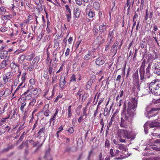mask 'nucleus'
I'll list each match as a JSON object with an SVG mask.
<instances>
[{
  "label": "nucleus",
  "mask_w": 160,
  "mask_h": 160,
  "mask_svg": "<svg viewBox=\"0 0 160 160\" xmlns=\"http://www.w3.org/2000/svg\"><path fill=\"white\" fill-rule=\"evenodd\" d=\"M137 101L135 99L128 103L124 102L122 110L121 113L120 126L122 128H127L132 121V118L136 115V109L137 107Z\"/></svg>",
  "instance_id": "f257e3e1"
},
{
  "label": "nucleus",
  "mask_w": 160,
  "mask_h": 160,
  "mask_svg": "<svg viewBox=\"0 0 160 160\" xmlns=\"http://www.w3.org/2000/svg\"><path fill=\"white\" fill-rule=\"evenodd\" d=\"M149 89L152 93L156 96L160 95V80L158 79L154 80L149 85Z\"/></svg>",
  "instance_id": "f03ea898"
},
{
  "label": "nucleus",
  "mask_w": 160,
  "mask_h": 160,
  "mask_svg": "<svg viewBox=\"0 0 160 160\" xmlns=\"http://www.w3.org/2000/svg\"><path fill=\"white\" fill-rule=\"evenodd\" d=\"M39 60V58L36 57L33 60L30 66L28 68V70L29 71H32L33 70L36 69L38 68L37 64Z\"/></svg>",
  "instance_id": "7ed1b4c3"
},
{
  "label": "nucleus",
  "mask_w": 160,
  "mask_h": 160,
  "mask_svg": "<svg viewBox=\"0 0 160 160\" xmlns=\"http://www.w3.org/2000/svg\"><path fill=\"white\" fill-rule=\"evenodd\" d=\"M158 113V109L155 108H152L148 113L146 112L145 115L148 118H151L155 116Z\"/></svg>",
  "instance_id": "20e7f679"
},
{
  "label": "nucleus",
  "mask_w": 160,
  "mask_h": 160,
  "mask_svg": "<svg viewBox=\"0 0 160 160\" xmlns=\"http://www.w3.org/2000/svg\"><path fill=\"white\" fill-rule=\"evenodd\" d=\"M118 134L119 137L123 138L125 139L128 138L129 134L128 132L126 130L121 129L118 131Z\"/></svg>",
  "instance_id": "39448f33"
},
{
  "label": "nucleus",
  "mask_w": 160,
  "mask_h": 160,
  "mask_svg": "<svg viewBox=\"0 0 160 160\" xmlns=\"http://www.w3.org/2000/svg\"><path fill=\"white\" fill-rule=\"evenodd\" d=\"M145 60L143 61L142 62L141 67L139 70L140 80L143 81H144L145 79V78L144 77V67L145 66Z\"/></svg>",
  "instance_id": "423d86ee"
},
{
  "label": "nucleus",
  "mask_w": 160,
  "mask_h": 160,
  "mask_svg": "<svg viewBox=\"0 0 160 160\" xmlns=\"http://www.w3.org/2000/svg\"><path fill=\"white\" fill-rule=\"evenodd\" d=\"M154 68L153 69V72L158 75H160V62H157L154 63Z\"/></svg>",
  "instance_id": "0eeeda50"
},
{
  "label": "nucleus",
  "mask_w": 160,
  "mask_h": 160,
  "mask_svg": "<svg viewBox=\"0 0 160 160\" xmlns=\"http://www.w3.org/2000/svg\"><path fill=\"white\" fill-rule=\"evenodd\" d=\"M105 62V58L103 57H100L96 60L95 63L97 65H103Z\"/></svg>",
  "instance_id": "6e6552de"
},
{
  "label": "nucleus",
  "mask_w": 160,
  "mask_h": 160,
  "mask_svg": "<svg viewBox=\"0 0 160 160\" xmlns=\"http://www.w3.org/2000/svg\"><path fill=\"white\" fill-rule=\"evenodd\" d=\"M139 82V81L133 82L134 85L132 88L133 91L138 92L140 91V85Z\"/></svg>",
  "instance_id": "1a4fd4ad"
},
{
  "label": "nucleus",
  "mask_w": 160,
  "mask_h": 160,
  "mask_svg": "<svg viewBox=\"0 0 160 160\" xmlns=\"http://www.w3.org/2000/svg\"><path fill=\"white\" fill-rule=\"evenodd\" d=\"M149 126L150 128H159L160 127V123L154 120L149 124Z\"/></svg>",
  "instance_id": "9d476101"
},
{
  "label": "nucleus",
  "mask_w": 160,
  "mask_h": 160,
  "mask_svg": "<svg viewBox=\"0 0 160 160\" xmlns=\"http://www.w3.org/2000/svg\"><path fill=\"white\" fill-rule=\"evenodd\" d=\"M118 45V41H116L112 46L111 49V52L112 53H114V55L117 53V47Z\"/></svg>",
  "instance_id": "9b49d317"
},
{
  "label": "nucleus",
  "mask_w": 160,
  "mask_h": 160,
  "mask_svg": "<svg viewBox=\"0 0 160 160\" xmlns=\"http://www.w3.org/2000/svg\"><path fill=\"white\" fill-rule=\"evenodd\" d=\"M9 57L8 56H6L5 58V59L3 60L0 64V70L2 68H5L8 64L7 62L8 60Z\"/></svg>",
  "instance_id": "f8f14e48"
},
{
  "label": "nucleus",
  "mask_w": 160,
  "mask_h": 160,
  "mask_svg": "<svg viewBox=\"0 0 160 160\" xmlns=\"http://www.w3.org/2000/svg\"><path fill=\"white\" fill-rule=\"evenodd\" d=\"M11 78V74L10 72H8L4 75L3 77V80L4 83L6 84L8 81V79Z\"/></svg>",
  "instance_id": "ddd939ff"
},
{
  "label": "nucleus",
  "mask_w": 160,
  "mask_h": 160,
  "mask_svg": "<svg viewBox=\"0 0 160 160\" xmlns=\"http://www.w3.org/2000/svg\"><path fill=\"white\" fill-rule=\"evenodd\" d=\"M108 27L106 25L103 24L99 27V31L101 33L104 32L106 31V29Z\"/></svg>",
  "instance_id": "4468645a"
},
{
  "label": "nucleus",
  "mask_w": 160,
  "mask_h": 160,
  "mask_svg": "<svg viewBox=\"0 0 160 160\" xmlns=\"http://www.w3.org/2000/svg\"><path fill=\"white\" fill-rule=\"evenodd\" d=\"M9 90L8 88L6 89L5 91H2L0 92V96L2 97L4 96V97H7L9 95Z\"/></svg>",
  "instance_id": "2eb2a0df"
},
{
  "label": "nucleus",
  "mask_w": 160,
  "mask_h": 160,
  "mask_svg": "<svg viewBox=\"0 0 160 160\" xmlns=\"http://www.w3.org/2000/svg\"><path fill=\"white\" fill-rule=\"evenodd\" d=\"M73 14L75 18H76L79 17L80 12L79 8H77L76 9H74Z\"/></svg>",
  "instance_id": "dca6fc26"
},
{
  "label": "nucleus",
  "mask_w": 160,
  "mask_h": 160,
  "mask_svg": "<svg viewBox=\"0 0 160 160\" xmlns=\"http://www.w3.org/2000/svg\"><path fill=\"white\" fill-rule=\"evenodd\" d=\"M45 128L43 127L40 129L38 133V137L40 138L42 137L44 135V131L45 130Z\"/></svg>",
  "instance_id": "f3484780"
},
{
  "label": "nucleus",
  "mask_w": 160,
  "mask_h": 160,
  "mask_svg": "<svg viewBox=\"0 0 160 160\" xmlns=\"http://www.w3.org/2000/svg\"><path fill=\"white\" fill-rule=\"evenodd\" d=\"M27 142L30 144L32 146V147H36L39 143L38 141H36L35 142L34 141L32 140H27Z\"/></svg>",
  "instance_id": "a211bd4d"
},
{
  "label": "nucleus",
  "mask_w": 160,
  "mask_h": 160,
  "mask_svg": "<svg viewBox=\"0 0 160 160\" xmlns=\"http://www.w3.org/2000/svg\"><path fill=\"white\" fill-rule=\"evenodd\" d=\"M38 32H40V33L38 35L37 40L39 41L43 37L44 34L42 33V31L41 30H38ZM37 34H38V32H37Z\"/></svg>",
  "instance_id": "6ab92c4d"
},
{
  "label": "nucleus",
  "mask_w": 160,
  "mask_h": 160,
  "mask_svg": "<svg viewBox=\"0 0 160 160\" xmlns=\"http://www.w3.org/2000/svg\"><path fill=\"white\" fill-rule=\"evenodd\" d=\"M93 53V52H89L84 57V59L86 60H88L92 56V55Z\"/></svg>",
  "instance_id": "aec40b11"
},
{
  "label": "nucleus",
  "mask_w": 160,
  "mask_h": 160,
  "mask_svg": "<svg viewBox=\"0 0 160 160\" xmlns=\"http://www.w3.org/2000/svg\"><path fill=\"white\" fill-rule=\"evenodd\" d=\"M133 82H138V72H136L133 74Z\"/></svg>",
  "instance_id": "412c9836"
},
{
  "label": "nucleus",
  "mask_w": 160,
  "mask_h": 160,
  "mask_svg": "<svg viewBox=\"0 0 160 160\" xmlns=\"http://www.w3.org/2000/svg\"><path fill=\"white\" fill-rule=\"evenodd\" d=\"M113 30L112 31H110L108 35V38L110 39V43H111L113 41L112 39L113 36Z\"/></svg>",
  "instance_id": "4be33fe9"
},
{
  "label": "nucleus",
  "mask_w": 160,
  "mask_h": 160,
  "mask_svg": "<svg viewBox=\"0 0 160 160\" xmlns=\"http://www.w3.org/2000/svg\"><path fill=\"white\" fill-rule=\"evenodd\" d=\"M142 160H160V157H151L150 158H143Z\"/></svg>",
  "instance_id": "5701e85b"
},
{
  "label": "nucleus",
  "mask_w": 160,
  "mask_h": 160,
  "mask_svg": "<svg viewBox=\"0 0 160 160\" xmlns=\"http://www.w3.org/2000/svg\"><path fill=\"white\" fill-rule=\"evenodd\" d=\"M65 78L64 77H63L62 78H61L60 82L59 84L60 86L63 87L65 84L66 82H65Z\"/></svg>",
  "instance_id": "b1692460"
},
{
  "label": "nucleus",
  "mask_w": 160,
  "mask_h": 160,
  "mask_svg": "<svg viewBox=\"0 0 160 160\" xmlns=\"http://www.w3.org/2000/svg\"><path fill=\"white\" fill-rule=\"evenodd\" d=\"M88 15L90 18H92L94 16L95 14L94 12L92 11V10L90 9L89 10Z\"/></svg>",
  "instance_id": "393cba45"
},
{
  "label": "nucleus",
  "mask_w": 160,
  "mask_h": 160,
  "mask_svg": "<svg viewBox=\"0 0 160 160\" xmlns=\"http://www.w3.org/2000/svg\"><path fill=\"white\" fill-rule=\"evenodd\" d=\"M3 51L4 52H3L2 53H0V54H1L0 58L1 59H4L5 57H6V56H6L5 55H7L8 54V51Z\"/></svg>",
  "instance_id": "a878e982"
},
{
  "label": "nucleus",
  "mask_w": 160,
  "mask_h": 160,
  "mask_svg": "<svg viewBox=\"0 0 160 160\" xmlns=\"http://www.w3.org/2000/svg\"><path fill=\"white\" fill-rule=\"evenodd\" d=\"M65 7L67 10V13L66 14V15H71V12L70 9V8L69 6L68 5H65Z\"/></svg>",
  "instance_id": "bb28decb"
},
{
  "label": "nucleus",
  "mask_w": 160,
  "mask_h": 160,
  "mask_svg": "<svg viewBox=\"0 0 160 160\" xmlns=\"http://www.w3.org/2000/svg\"><path fill=\"white\" fill-rule=\"evenodd\" d=\"M52 60H51L50 62V64L48 65L49 67V70H48V73L49 74H51L53 72V68L51 66V62Z\"/></svg>",
  "instance_id": "cd10ccee"
},
{
  "label": "nucleus",
  "mask_w": 160,
  "mask_h": 160,
  "mask_svg": "<svg viewBox=\"0 0 160 160\" xmlns=\"http://www.w3.org/2000/svg\"><path fill=\"white\" fill-rule=\"evenodd\" d=\"M9 116L5 118H2V119H0V125L1 126L3 124L4 122L6 121V120L9 118Z\"/></svg>",
  "instance_id": "c85d7f7f"
},
{
  "label": "nucleus",
  "mask_w": 160,
  "mask_h": 160,
  "mask_svg": "<svg viewBox=\"0 0 160 160\" xmlns=\"http://www.w3.org/2000/svg\"><path fill=\"white\" fill-rule=\"evenodd\" d=\"M50 152V149L49 148H48L46 151L45 154L44 156V158L45 159L49 155Z\"/></svg>",
  "instance_id": "c756f323"
},
{
  "label": "nucleus",
  "mask_w": 160,
  "mask_h": 160,
  "mask_svg": "<svg viewBox=\"0 0 160 160\" xmlns=\"http://www.w3.org/2000/svg\"><path fill=\"white\" fill-rule=\"evenodd\" d=\"M10 66L13 69H15L18 66L15 63V62L14 61L10 64Z\"/></svg>",
  "instance_id": "7c9ffc66"
},
{
  "label": "nucleus",
  "mask_w": 160,
  "mask_h": 160,
  "mask_svg": "<svg viewBox=\"0 0 160 160\" xmlns=\"http://www.w3.org/2000/svg\"><path fill=\"white\" fill-rule=\"evenodd\" d=\"M3 18L5 20H9L12 18V16L10 14L8 15H6L3 16Z\"/></svg>",
  "instance_id": "2f4dec72"
},
{
  "label": "nucleus",
  "mask_w": 160,
  "mask_h": 160,
  "mask_svg": "<svg viewBox=\"0 0 160 160\" xmlns=\"http://www.w3.org/2000/svg\"><path fill=\"white\" fill-rule=\"evenodd\" d=\"M97 39L98 40H101L102 39V42H100V44H101L102 43H103L104 42L105 39H102V35L100 34L97 38Z\"/></svg>",
  "instance_id": "473e14b6"
},
{
  "label": "nucleus",
  "mask_w": 160,
  "mask_h": 160,
  "mask_svg": "<svg viewBox=\"0 0 160 160\" xmlns=\"http://www.w3.org/2000/svg\"><path fill=\"white\" fill-rule=\"evenodd\" d=\"M71 106L70 105L68 107V118H70L71 116Z\"/></svg>",
  "instance_id": "72a5a7b5"
},
{
  "label": "nucleus",
  "mask_w": 160,
  "mask_h": 160,
  "mask_svg": "<svg viewBox=\"0 0 160 160\" xmlns=\"http://www.w3.org/2000/svg\"><path fill=\"white\" fill-rule=\"evenodd\" d=\"M56 111L55 112V113H54L53 117L51 118V120H52V121H53L55 120V117L56 116V115H57L58 112V108L56 109Z\"/></svg>",
  "instance_id": "f704fd0d"
},
{
  "label": "nucleus",
  "mask_w": 160,
  "mask_h": 160,
  "mask_svg": "<svg viewBox=\"0 0 160 160\" xmlns=\"http://www.w3.org/2000/svg\"><path fill=\"white\" fill-rule=\"evenodd\" d=\"M94 7L96 9H98L99 7V4L98 2H95L93 3Z\"/></svg>",
  "instance_id": "c9c22d12"
},
{
  "label": "nucleus",
  "mask_w": 160,
  "mask_h": 160,
  "mask_svg": "<svg viewBox=\"0 0 160 160\" xmlns=\"http://www.w3.org/2000/svg\"><path fill=\"white\" fill-rule=\"evenodd\" d=\"M144 131L146 134H147L148 132V124L147 123H145L144 125Z\"/></svg>",
  "instance_id": "e433bc0d"
},
{
  "label": "nucleus",
  "mask_w": 160,
  "mask_h": 160,
  "mask_svg": "<svg viewBox=\"0 0 160 160\" xmlns=\"http://www.w3.org/2000/svg\"><path fill=\"white\" fill-rule=\"evenodd\" d=\"M8 30V28L5 27H2L0 28V31L2 32H4Z\"/></svg>",
  "instance_id": "4c0bfd02"
},
{
  "label": "nucleus",
  "mask_w": 160,
  "mask_h": 160,
  "mask_svg": "<svg viewBox=\"0 0 160 160\" xmlns=\"http://www.w3.org/2000/svg\"><path fill=\"white\" fill-rule=\"evenodd\" d=\"M110 153L112 157H113L116 156L115 152H114L113 150L112 149H110Z\"/></svg>",
  "instance_id": "58836bf2"
},
{
  "label": "nucleus",
  "mask_w": 160,
  "mask_h": 160,
  "mask_svg": "<svg viewBox=\"0 0 160 160\" xmlns=\"http://www.w3.org/2000/svg\"><path fill=\"white\" fill-rule=\"evenodd\" d=\"M108 108H105L104 111L103 115L105 116H107L108 115Z\"/></svg>",
  "instance_id": "ea45409f"
},
{
  "label": "nucleus",
  "mask_w": 160,
  "mask_h": 160,
  "mask_svg": "<svg viewBox=\"0 0 160 160\" xmlns=\"http://www.w3.org/2000/svg\"><path fill=\"white\" fill-rule=\"evenodd\" d=\"M151 65L150 63H149L148 67H147L146 70V73H149L150 72V70L151 68Z\"/></svg>",
  "instance_id": "a19ab883"
},
{
  "label": "nucleus",
  "mask_w": 160,
  "mask_h": 160,
  "mask_svg": "<svg viewBox=\"0 0 160 160\" xmlns=\"http://www.w3.org/2000/svg\"><path fill=\"white\" fill-rule=\"evenodd\" d=\"M28 65H29V63H28V62L24 63L23 64V65H22L23 68V69H28Z\"/></svg>",
  "instance_id": "79ce46f5"
},
{
  "label": "nucleus",
  "mask_w": 160,
  "mask_h": 160,
  "mask_svg": "<svg viewBox=\"0 0 160 160\" xmlns=\"http://www.w3.org/2000/svg\"><path fill=\"white\" fill-rule=\"evenodd\" d=\"M50 111L48 110H46L44 112V114L46 117H48L49 115V114L50 113Z\"/></svg>",
  "instance_id": "37998d69"
},
{
  "label": "nucleus",
  "mask_w": 160,
  "mask_h": 160,
  "mask_svg": "<svg viewBox=\"0 0 160 160\" xmlns=\"http://www.w3.org/2000/svg\"><path fill=\"white\" fill-rule=\"evenodd\" d=\"M36 100L35 99H33L32 101H31L29 104V105H31L33 106L34 105L35 103H36Z\"/></svg>",
  "instance_id": "c03bdc74"
},
{
  "label": "nucleus",
  "mask_w": 160,
  "mask_h": 160,
  "mask_svg": "<svg viewBox=\"0 0 160 160\" xmlns=\"http://www.w3.org/2000/svg\"><path fill=\"white\" fill-rule=\"evenodd\" d=\"M128 138L127 140H128V139H130V141H131V140H133L135 138V136L134 135H132L131 136L129 134L128 135Z\"/></svg>",
  "instance_id": "a18cd8bd"
},
{
  "label": "nucleus",
  "mask_w": 160,
  "mask_h": 160,
  "mask_svg": "<svg viewBox=\"0 0 160 160\" xmlns=\"http://www.w3.org/2000/svg\"><path fill=\"white\" fill-rule=\"evenodd\" d=\"M118 148L120 150H126V148L124 147V146L122 144L119 145Z\"/></svg>",
  "instance_id": "49530a36"
},
{
  "label": "nucleus",
  "mask_w": 160,
  "mask_h": 160,
  "mask_svg": "<svg viewBox=\"0 0 160 160\" xmlns=\"http://www.w3.org/2000/svg\"><path fill=\"white\" fill-rule=\"evenodd\" d=\"M26 103L23 102L22 103L21 106L20 107V109L22 111H23L24 107L26 105Z\"/></svg>",
  "instance_id": "de8ad7c7"
},
{
  "label": "nucleus",
  "mask_w": 160,
  "mask_h": 160,
  "mask_svg": "<svg viewBox=\"0 0 160 160\" xmlns=\"http://www.w3.org/2000/svg\"><path fill=\"white\" fill-rule=\"evenodd\" d=\"M71 79L70 81H75L76 80V78L75 77V75L74 74H73L71 77Z\"/></svg>",
  "instance_id": "09e8293b"
},
{
  "label": "nucleus",
  "mask_w": 160,
  "mask_h": 160,
  "mask_svg": "<svg viewBox=\"0 0 160 160\" xmlns=\"http://www.w3.org/2000/svg\"><path fill=\"white\" fill-rule=\"evenodd\" d=\"M119 141L122 142H125L126 141V139H125L123 138H122L121 137H119Z\"/></svg>",
  "instance_id": "8fccbe9b"
},
{
  "label": "nucleus",
  "mask_w": 160,
  "mask_h": 160,
  "mask_svg": "<svg viewBox=\"0 0 160 160\" xmlns=\"http://www.w3.org/2000/svg\"><path fill=\"white\" fill-rule=\"evenodd\" d=\"M110 146V143L109 141L107 140L106 139L105 142V147H108Z\"/></svg>",
  "instance_id": "3c124183"
},
{
  "label": "nucleus",
  "mask_w": 160,
  "mask_h": 160,
  "mask_svg": "<svg viewBox=\"0 0 160 160\" xmlns=\"http://www.w3.org/2000/svg\"><path fill=\"white\" fill-rule=\"evenodd\" d=\"M76 2L77 4L78 5H81L82 4V0H76Z\"/></svg>",
  "instance_id": "603ef678"
},
{
  "label": "nucleus",
  "mask_w": 160,
  "mask_h": 160,
  "mask_svg": "<svg viewBox=\"0 0 160 160\" xmlns=\"http://www.w3.org/2000/svg\"><path fill=\"white\" fill-rule=\"evenodd\" d=\"M93 153V151L92 150H91L89 152V154L88 155V157L87 158L88 160H90V157L91 154Z\"/></svg>",
  "instance_id": "864d4df0"
},
{
  "label": "nucleus",
  "mask_w": 160,
  "mask_h": 160,
  "mask_svg": "<svg viewBox=\"0 0 160 160\" xmlns=\"http://www.w3.org/2000/svg\"><path fill=\"white\" fill-rule=\"evenodd\" d=\"M148 9H146V15L145 17V20L146 21L148 19Z\"/></svg>",
  "instance_id": "5fc2aeb1"
},
{
  "label": "nucleus",
  "mask_w": 160,
  "mask_h": 160,
  "mask_svg": "<svg viewBox=\"0 0 160 160\" xmlns=\"http://www.w3.org/2000/svg\"><path fill=\"white\" fill-rule=\"evenodd\" d=\"M68 131L69 133H73L74 132L73 129L72 127H71L69 128V129L68 130Z\"/></svg>",
  "instance_id": "6e6d98bb"
},
{
  "label": "nucleus",
  "mask_w": 160,
  "mask_h": 160,
  "mask_svg": "<svg viewBox=\"0 0 160 160\" xmlns=\"http://www.w3.org/2000/svg\"><path fill=\"white\" fill-rule=\"evenodd\" d=\"M29 82L32 85L35 84V81L33 79H30L29 80Z\"/></svg>",
  "instance_id": "4d7b16f0"
},
{
  "label": "nucleus",
  "mask_w": 160,
  "mask_h": 160,
  "mask_svg": "<svg viewBox=\"0 0 160 160\" xmlns=\"http://www.w3.org/2000/svg\"><path fill=\"white\" fill-rule=\"evenodd\" d=\"M70 52V49L69 48H67L66 52H65V55L66 56L69 55Z\"/></svg>",
  "instance_id": "13d9d810"
},
{
  "label": "nucleus",
  "mask_w": 160,
  "mask_h": 160,
  "mask_svg": "<svg viewBox=\"0 0 160 160\" xmlns=\"http://www.w3.org/2000/svg\"><path fill=\"white\" fill-rule=\"evenodd\" d=\"M112 123L111 122H110L107 126V131L109 129L110 127L112 125Z\"/></svg>",
  "instance_id": "bf43d9fd"
},
{
  "label": "nucleus",
  "mask_w": 160,
  "mask_h": 160,
  "mask_svg": "<svg viewBox=\"0 0 160 160\" xmlns=\"http://www.w3.org/2000/svg\"><path fill=\"white\" fill-rule=\"evenodd\" d=\"M32 94H33L34 95H36L38 93V90H37L36 89H34L32 91Z\"/></svg>",
  "instance_id": "052dcab7"
},
{
  "label": "nucleus",
  "mask_w": 160,
  "mask_h": 160,
  "mask_svg": "<svg viewBox=\"0 0 160 160\" xmlns=\"http://www.w3.org/2000/svg\"><path fill=\"white\" fill-rule=\"evenodd\" d=\"M26 118V116H24L23 117L22 122H23V124L22 126V128H24V127H23V124L25 123V121Z\"/></svg>",
  "instance_id": "680f3d73"
},
{
  "label": "nucleus",
  "mask_w": 160,
  "mask_h": 160,
  "mask_svg": "<svg viewBox=\"0 0 160 160\" xmlns=\"http://www.w3.org/2000/svg\"><path fill=\"white\" fill-rule=\"evenodd\" d=\"M9 149L7 147L6 148H4L3 149V150L2 151V152L3 153L7 152H8L9 150Z\"/></svg>",
  "instance_id": "e2e57ef3"
},
{
  "label": "nucleus",
  "mask_w": 160,
  "mask_h": 160,
  "mask_svg": "<svg viewBox=\"0 0 160 160\" xmlns=\"http://www.w3.org/2000/svg\"><path fill=\"white\" fill-rule=\"evenodd\" d=\"M23 134H22L20 137V138L19 139V140L17 141V143H18L19 142H21V141H22L23 140Z\"/></svg>",
  "instance_id": "0e129e2a"
},
{
  "label": "nucleus",
  "mask_w": 160,
  "mask_h": 160,
  "mask_svg": "<svg viewBox=\"0 0 160 160\" xmlns=\"http://www.w3.org/2000/svg\"><path fill=\"white\" fill-rule=\"evenodd\" d=\"M25 144V143L23 142L22 144L18 147V148L19 149H22L23 148V145Z\"/></svg>",
  "instance_id": "69168bd1"
},
{
  "label": "nucleus",
  "mask_w": 160,
  "mask_h": 160,
  "mask_svg": "<svg viewBox=\"0 0 160 160\" xmlns=\"http://www.w3.org/2000/svg\"><path fill=\"white\" fill-rule=\"evenodd\" d=\"M87 63L85 62H83L81 64V67H84L87 66Z\"/></svg>",
  "instance_id": "338daca9"
},
{
  "label": "nucleus",
  "mask_w": 160,
  "mask_h": 160,
  "mask_svg": "<svg viewBox=\"0 0 160 160\" xmlns=\"http://www.w3.org/2000/svg\"><path fill=\"white\" fill-rule=\"evenodd\" d=\"M160 143V139H157L154 141V143L158 144Z\"/></svg>",
  "instance_id": "774afa93"
}]
</instances>
